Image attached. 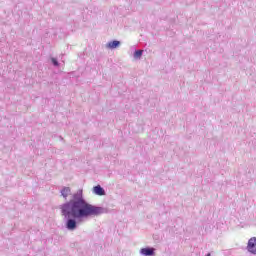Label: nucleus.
<instances>
[{"label":"nucleus","instance_id":"f257e3e1","mask_svg":"<svg viewBox=\"0 0 256 256\" xmlns=\"http://www.w3.org/2000/svg\"><path fill=\"white\" fill-rule=\"evenodd\" d=\"M60 211L64 217L65 227L68 231H75L79 225L77 221L89 219L90 217H99L109 213L105 207L90 204L83 197V190L79 189L72 194V199L60 206Z\"/></svg>","mask_w":256,"mask_h":256},{"label":"nucleus","instance_id":"f03ea898","mask_svg":"<svg viewBox=\"0 0 256 256\" xmlns=\"http://www.w3.org/2000/svg\"><path fill=\"white\" fill-rule=\"evenodd\" d=\"M246 249L249 253H252V255H256V237H252L248 240Z\"/></svg>","mask_w":256,"mask_h":256},{"label":"nucleus","instance_id":"7ed1b4c3","mask_svg":"<svg viewBox=\"0 0 256 256\" xmlns=\"http://www.w3.org/2000/svg\"><path fill=\"white\" fill-rule=\"evenodd\" d=\"M139 253L142 256H155V248L145 247V248L140 249Z\"/></svg>","mask_w":256,"mask_h":256},{"label":"nucleus","instance_id":"20e7f679","mask_svg":"<svg viewBox=\"0 0 256 256\" xmlns=\"http://www.w3.org/2000/svg\"><path fill=\"white\" fill-rule=\"evenodd\" d=\"M107 49H117V47H121V42L119 40H113L106 44Z\"/></svg>","mask_w":256,"mask_h":256},{"label":"nucleus","instance_id":"39448f33","mask_svg":"<svg viewBox=\"0 0 256 256\" xmlns=\"http://www.w3.org/2000/svg\"><path fill=\"white\" fill-rule=\"evenodd\" d=\"M93 193L94 195H99L100 197H103V195H105V189H103L101 185H97L93 187Z\"/></svg>","mask_w":256,"mask_h":256},{"label":"nucleus","instance_id":"423d86ee","mask_svg":"<svg viewBox=\"0 0 256 256\" xmlns=\"http://www.w3.org/2000/svg\"><path fill=\"white\" fill-rule=\"evenodd\" d=\"M61 196L63 197V199L67 200V197H69V195H71V188L70 187H63L60 191Z\"/></svg>","mask_w":256,"mask_h":256},{"label":"nucleus","instance_id":"0eeeda50","mask_svg":"<svg viewBox=\"0 0 256 256\" xmlns=\"http://www.w3.org/2000/svg\"><path fill=\"white\" fill-rule=\"evenodd\" d=\"M133 57L134 59H141V57H143V50H136Z\"/></svg>","mask_w":256,"mask_h":256},{"label":"nucleus","instance_id":"6e6552de","mask_svg":"<svg viewBox=\"0 0 256 256\" xmlns=\"http://www.w3.org/2000/svg\"><path fill=\"white\" fill-rule=\"evenodd\" d=\"M51 61L54 65V67H59V61H57L55 58H51Z\"/></svg>","mask_w":256,"mask_h":256}]
</instances>
